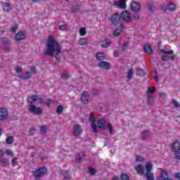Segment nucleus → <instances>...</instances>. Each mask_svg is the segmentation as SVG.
<instances>
[{"label": "nucleus", "mask_w": 180, "mask_h": 180, "mask_svg": "<svg viewBox=\"0 0 180 180\" xmlns=\"http://www.w3.org/2000/svg\"><path fill=\"white\" fill-rule=\"evenodd\" d=\"M148 134H150V131H143L142 132V140H146L148 137Z\"/></svg>", "instance_id": "nucleus-36"}, {"label": "nucleus", "mask_w": 180, "mask_h": 180, "mask_svg": "<svg viewBox=\"0 0 180 180\" xmlns=\"http://www.w3.org/2000/svg\"><path fill=\"white\" fill-rule=\"evenodd\" d=\"M97 127H98V129H106V120H105L104 119H99L97 120Z\"/></svg>", "instance_id": "nucleus-18"}, {"label": "nucleus", "mask_w": 180, "mask_h": 180, "mask_svg": "<svg viewBox=\"0 0 180 180\" xmlns=\"http://www.w3.org/2000/svg\"><path fill=\"white\" fill-rule=\"evenodd\" d=\"M161 53H165V54H174V50L166 51L165 49H160Z\"/></svg>", "instance_id": "nucleus-43"}, {"label": "nucleus", "mask_w": 180, "mask_h": 180, "mask_svg": "<svg viewBox=\"0 0 180 180\" xmlns=\"http://www.w3.org/2000/svg\"><path fill=\"white\" fill-rule=\"evenodd\" d=\"M89 98V95L86 91H83L81 96V102L84 105H86L89 103V100L88 99Z\"/></svg>", "instance_id": "nucleus-13"}, {"label": "nucleus", "mask_w": 180, "mask_h": 180, "mask_svg": "<svg viewBox=\"0 0 180 180\" xmlns=\"http://www.w3.org/2000/svg\"><path fill=\"white\" fill-rule=\"evenodd\" d=\"M135 171H136L138 175L143 176L144 172H146V169H144V166L140 164L135 167Z\"/></svg>", "instance_id": "nucleus-14"}, {"label": "nucleus", "mask_w": 180, "mask_h": 180, "mask_svg": "<svg viewBox=\"0 0 180 180\" xmlns=\"http://www.w3.org/2000/svg\"><path fill=\"white\" fill-rule=\"evenodd\" d=\"M15 141V138L12 136H9L6 139V143L8 145L12 144Z\"/></svg>", "instance_id": "nucleus-30"}, {"label": "nucleus", "mask_w": 180, "mask_h": 180, "mask_svg": "<svg viewBox=\"0 0 180 180\" xmlns=\"http://www.w3.org/2000/svg\"><path fill=\"white\" fill-rule=\"evenodd\" d=\"M29 112L32 115H39L43 113V108L41 107H37L34 104L29 105Z\"/></svg>", "instance_id": "nucleus-4"}, {"label": "nucleus", "mask_w": 180, "mask_h": 180, "mask_svg": "<svg viewBox=\"0 0 180 180\" xmlns=\"http://www.w3.org/2000/svg\"><path fill=\"white\" fill-rule=\"evenodd\" d=\"M50 103H51V99L48 98L47 101L45 103L46 106H50Z\"/></svg>", "instance_id": "nucleus-58"}, {"label": "nucleus", "mask_w": 180, "mask_h": 180, "mask_svg": "<svg viewBox=\"0 0 180 180\" xmlns=\"http://www.w3.org/2000/svg\"><path fill=\"white\" fill-rule=\"evenodd\" d=\"M61 78H63V79H68V78H70V75H68V70L63 71V72L61 75Z\"/></svg>", "instance_id": "nucleus-33"}, {"label": "nucleus", "mask_w": 180, "mask_h": 180, "mask_svg": "<svg viewBox=\"0 0 180 180\" xmlns=\"http://www.w3.org/2000/svg\"><path fill=\"white\" fill-rule=\"evenodd\" d=\"M168 11L169 12H174L175 9H176V6H175L174 4L170 3L169 4L167 5Z\"/></svg>", "instance_id": "nucleus-32"}, {"label": "nucleus", "mask_w": 180, "mask_h": 180, "mask_svg": "<svg viewBox=\"0 0 180 180\" xmlns=\"http://www.w3.org/2000/svg\"><path fill=\"white\" fill-rule=\"evenodd\" d=\"M134 19L135 20H139L140 19V15L137 13L134 14Z\"/></svg>", "instance_id": "nucleus-56"}, {"label": "nucleus", "mask_w": 180, "mask_h": 180, "mask_svg": "<svg viewBox=\"0 0 180 180\" xmlns=\"http://www.w3.org/2000/svg\"><path fill=\"white\" fill-rule=\"evenodd\" d=\"M127 77L128 78V79H131V78H133V69L129 70V71L127 72Z\"/></svg>", "instance_id": "nucleus-39"}, {"label": "nucleus", "mask_w": 180, "mask_h": 180, "mask_svg": "<svg viewBox=\"0 0 180 180\" xmlns=\"http://www.w3.org/2000/svg\"><path fill=\"white\" fill-rule=\"evenodd\" d=\"M137 75H139V77H144L146 75V73L144 72V70L143 69H138L136 70Z\"/></svg>", "instance_id": "nucleus-38"}, {"label": "nucleus", "mask_w": 180, "mask_h": 180, "mask_svg": "<svg viewBox=\"0 0 180 180\" xmlns=\"http://www.w3.org/2000/svg\"><path fill=\"white\" fill-rule=\"evenodd\" d=\"M89 120L91 122V129H93V131L94 133H96L98 131V126H96V119L94 117V115L92 114L90 115Z\"/></svg>", "instance_id": "nucleus-10"}, {"label": "nucleus", "mask_w": 180, "mask_h": 180, "mask_svg": "<svg viewBox=\"0 0 180 180\" xmlns=\"http://www.w3.org/2000/svg\"><path fill=\"white\" fill-rule=\"evenodd\" d=\"M59 30H61V32L68 30V26L67 25H61L59 26Z\"/></svg>", "instance_id": "nucleus-40"}, {"label": "nucleus", "mask_w": 180, "mask_h": 180, "mask_svg": "<svg viewBox=\"0 0 180 180\" xmlns=\"http://www.w3.org/2000/svg\"><path fill=\"white\" fill-rule=\"evenodd\" d=\"M172 150L174 153L176 160H180V143L175 141L172 146Z\"/></svg>", "instance_id": "nucleus-3"}, {"label": "nucleus", "mask_w": 180, "mask_h": 180, "mask_svg": "<svg viewBox=\"0 0 180 180\" xmlns=\"http://www.w3.org/2000/svg\"><path fill=\"white\" fill-rule=\"evenodd\" d=\"M122 51H127V46H122Z\"/></svg>", "instance_id": "nucleus-64"}, {"label": "nucleus", "mask_w": 180, "mask_h": 180, "mask_svg": "<svg viewBox=\"0 0 180 180\" xmlns=\"http://www.w3.org/2000/svg\"><path fill=\"white\" fill-rule=\"evenodd\" d=\"M15 39L16 41H20L22 40H25V39H26V32L25 31L19 32L15 34Z\"/></svg>", "instance_id": "nucleus-12"}, {"label": "nucleus", "mask_w": 180, "mask_h": 180, "mask_svg": "<svg viewBox=\"0 0 180 180\" xmlns=\"http://www.w3.org/2000/svg\"><path fill=\"white\" fill-rule=\"evenodd\" d=\"M98 67L103 70H110V63L106 61H101L98 63Z\"/></svg>", "instance_id": "nucleus-16"}, {"label": "nucleus", "mask_w": 180, "mask_h": 180, "mask_svg": "<svg viewBox=\"0 0 180 180\" xmlns=\"http://www.w3.org/2000/svg\"><path fill=\"white\" fill-rule=\"evenodd\" d=\"M148 102L149 105H153L154 103V100L151 98V96L148 97Z\"/></svg>", "instance_id": "nucleus-52"}, {"label": "nucleus", "mask_w": 180, "mask_h": 180, "mask_svg": "<svg viewBox=\"0 0 180 180\" xmlns=\"http://www.w3.org/2000/svg\"><path fill=\"white\" fill-rule=\"evenodd\" d=\"M108 127L110 134H112V133H113V126H112V124H108Z\"/></svg>", "instance_id": "nucleus-49"}, {"label": "nucleus", "mask_w": 180, "mask_h": 180, "mask_svg": "<svg viewBox=\"0 0 180 180\" xmlns=\"http://www.w3.org/2000/svg\"><path fill=\"white\" fill-rule=\"evenodd\" d=\"M78 44H79L80 46H86V44H88V39H86V38H81V39L79 40Z\"/></svg>", "instance_id": "nucleus-31"}, {"label": "nucleus", "mask_w": 180, "mask_h": 180, "mask_svg": "<svg viewBox=\"0 0 180 180\" xmlns=\"http://www.w3.org/2000/svg\"><path fill=\"white\" fill-rule=\"evenodd\" d=\"M145 176L147 180H154V173L153 172H146Z\"/></svg>", "instance_id": "nucleus-27"}, {"label": "nucleus", "mask_w": 180, "mask_h": 180, "mask_svg": "<svg viewBox=\"0 0 180 180\" xmlns=\"http://www.w3.org/2000/svg\"><path fill=\"white\" fill-rule=\"evenodd\" d=\"M63 110H64V106L58 105L56 108V113H58V115H61Z\"/></svg>", "instance_id": "nucleus-34"}, {"label": "nucleus", "mask_w": 180, "mask_h": 180, "mask_svg": "<svg viewBox=\"0 0 180 180\" xmlns=\"http://www.w3.org/2000/svg\"><path fill=\"white\" fill-rule=\"evenodd\" d=\"M112 180H119V177L117 176H114ZM120 180H130V176H129L127 174L122 172L120 174Z\"/></svg>", "instance_id": "nucleus-19"}, {"label": "nucleus", "mask_w": 180, "mask_h": 180, "mask_svg": "<svg viewBox=\"0 0 180 180\" xmlns=\"http://www.w3.org/2000/svg\"><path fill=\"white\" fill-rule=\"evenodd\" d=\"M162 61H169V56L164 55L162 56Z\"/></svg>", "instance_id": "nucleus-51"}, {"label": "nucleus", "mask_w": 180, "mask_h": 180, "mask_svg": "<svg viewBox=\"0 0 180 180\" xmlns=\"http://www.w3.org/2000/svg\"><path fill=\"white\" fill-rule=\"evenodd\" d=\"M1 41H2V43H4V44H10V43H11V39H8V38L5 37V38H2V39H1Z\"/></svg>", "instance_id": "nucleus-41"}, {"label": "nucleus", "mask_w": 180, "mask_h": 180, "mask_svg": "<svg viewBox=\"0 0 180 180\" xmlns=\"http://www.w3.org/2000/svg\"><path fill=\"white\" fill-rule=\"evenodd\" d=\"M127 0H118L115 1L114 4L115 6H117L120 9H126L127 8V5L126 4Z\"/></svg>", "instance_id": "nucleus-11"}, {"label": "nucleus", "mask_w": 180, "mask_h": 180, "mask_svg": "<svg viewBox=\"0 0 180 180\" xmlns=\"http://www.w3.org/2000/svg\"><path fill=\"white\" fill-rule=\"evenodd\" d=\"M5 153L7 155H11V157H13V152H12V150H11L9 149H6Z\"/></svg>", "instance_id": "nucleus-48"}, {"label": "nucleus", "mask_w": 180, "mask_h": 180, "mask_svg": "<svg viewBox=\"0 0 180 180\" xmlns=\"http://www.w3.org/2000/svg\"><path fill=\"white\" fill-rule=\"evenodd\" d=\"M38 97L39 96L37 95H32L30 96H28V98H27V102L31 103V105H32V103H33V102H37Z\"/></svg>", "instance_id": "nucleus-23"}, {"label": "nucleus", "mask_w": 180, "mask_h": 180, "mask_svg": "<svg viewBox=\"0 0 180 180\" xmlns=\"http://www.w3.org/2000/svg\"><path fill=\"white\" fill-rule=\"evenodd\" d=\"M18 78L21 79H30L32 78V72H26L25 73L19 75Z\"/></svg>", "instance_id": "nucleus-21"}, {"label": "nucleus", "mask_w": 180, "mask_h": 180, "mask_svg": "<svg viewBox=\"0 0 180 180\" xmlns=\"http://www.w3.org/2000/svg\"><path fill=\"white\" fill-rule=\"evenodd\" d=\"M37 101L38 103H39V104L44 103V100H43L42 98H39V97H37Z\"/></svg>", "instance_id": "nucleus-54"}, {"label": "nucleus", "mask_w": 180, "mask_h": 180, "mask_svg": "<svg viewBox=\"0 0 180 180\" xmlns=\"http://www.w3.org/2000/svg\"><path fill=\"white\" fill-rule=\"evenodd\" d=\"M12 167H16L18 165V158H14L11 160Z\"/></svg>", "instance_id": "nucleus-42"}, {"label": "nucleus", "mask_w": 180, "mask_h": 180, "mask_svg": "<svg viewBox=\"0 0 180 180\" xmlns=\"http://www.w3.org/2000/svg\"><path fill=\"white\" fill-rule=\"evenodd\" d=\"M32 4H41V0H31Z\"/></svg>", "instance_id": "nucleus-60"}, {"label": "nucleus", "mask_w": 180, "mask_h": 180, "mask_svg": "<svg viewBox=\"0 0 180 180\" xmlns=\"http://www.w3.org/2000/svg\"><path fill=\"white\" fill-rule=\"evenodd\" d=\"M47 129H49L47 125H41L40 127L41 133H47Z\"/></svg>", "instance_id": "nucleus-37"}, {"label": "nucleus", "mask_w": 180, "mask_h": 180, "mask_svg": "<svg viewBox=\"0 0 180 180\" xmlns=\"http://www.w3.org/2000/svg\"><path fill=\"white\" fill-rule=\"evenodd\" d=\"M120 15L117 13H115L109 18L110 22L113 25V26H117L120 23Z\"/></svg>", "instance_id": "nucleus-5"}, {"label": "nucleus", "mask_w": 180, "mask_h": 180, "mask_svg": "<svg viewBox=\"0 0 180 180\" xmlns=\"http://www.w3.org/2000/svg\"><path fill=\"white\" fill-rule=\"evenodd\" d=\"M22 67H18L16 69H15V71L16 72H22Z\"/></svg>", "instance_id": "nucleus-63"}, {"label": "nucleus", "mask_w": 180, "mask_h": 180, "mask_svg": "<svg viewBox=\"0 0 180 180\" xmlns=\"http://www.w3.org/2000/svg\"><path fill=\"white\" fill-rule=\"evenodd\" d=\"M80 134H82V128H81V125L75 124L73 128V136L78 137Z\"/></svg>", "instance_id": "nucleus-9"}, {"label": "nucleus", "mask_w": 180, "mask_h": 180, "mask_svg": "<svg viewBox=\"0 0 180 180\" xmlns=\"http://www.w3.org/2000/svg\"><path fill=\"white\" fill-rule=\"evenodd\" d=\"M174 178H176V179L180 180V173L179 172L175 173Z\"/></svg>", "instance_id": "nucleus-57"}, {"label": "nucleus", "mask_w": 180, "mask_h": 180, "mask_svg": "<svg viewBox=\"0 0 180 180\" xmlns=\"http://www.w3.org/2000/svg\"><path fill=\"white\" fill-rule=\"evenodd\" d=\"M30 71H31V72H33V74H36V72H37L36 66H31Z\"/></svg>", "instance_id": "nucleus-53"}, {"label": "nucleus", "mask_w": 180, "mask_h": 180, "mask_svg": "<svg viewBox=\"0 0 180 180\" xmlns=\"http://www.w3.org/2000/svg\"><path fill=\"white\" fill-rule=\"evenodd\" d=\"M162 11H164V12H165V11H168V5L167 6H162Z\"/></svg>", "instance_id": "nucleus-62"}, {"label": "nucleus", "mask_w": 180, "mask_h": 180, "mask_svg": "<svg viewBox=\"0 0 180 180\" xmlns=\"http://www.w3.org/2000/svg\"><path fill=\"white\" fill-rule=\"evenodd\" d=\"M145 169L146 172H151V171H153V164L150 162L146 163L145 166Z\"/></svg>", "instance_id": "nucleus-28"}, {"label": "nucleus", "mask_w": 180, "mask_h": 180, "mask_svg": "<svg viewBox=\"0 0 180 180\" xmlns=\"http://www.w3.org/2000/svg\"><path fill=\"white\" fill-rule=\"evenodd\" d=\"M154 92H155V87H154V86L148 87L147 97L150 98V96H151V95H153V94H154Z\"/></svg>", "instance_id": "nucleus-25"}, {"label": "nucleus", "mask_w": 180, "mask_h": 180, "mask_svg": "<svg viewBox=\"0 0 180 180\" xmlns=\"http://www.w3.org/2000/svg\"><path fill=\"white\" fill-rule=\"evenodd\" d=\"M7 164H8V160H6V159H1L0 160V165L5 167V165H7Z\"/></svg>", "instance_id": "nucleus-46"}, {"label": "nucleus", "mask_w": 180, "mask_h": 180, "mask_svg": "<svg viewBox=\"0 0 180 180\" xmlns=\"http://www.w3.org/2000/svg\"><path fill=\"white\" fill-rule=\"evenodd\" d=\"M120 54V51L116 50L114 51L113 53V56L114 57H119V55Z\"/></svg>", "instance_id": "nucleus-55"}, {"label": "nucleus", "mask_w": 180, "mask_h": 180, "mask_svg": "<svg viewBox=\"0 0 180 180\" xmlns=\"http://www.w3.org/2000/svg\"><path fill=\"white\" fill-rule=\"evenodd\" d=\"M143 51L146 54H153V48L151 46H144Z\"/></svg>", "instance_id": "nucleus-24"}, {"label": "nucleus", "mask_w": 180, "mask_h": 180, "mask_svg": "<svg viewBox=\"0 0 180 180\" xmlns=\"http://www.w3.org/2000/svg\"><path fill=\"white\" fill-rule=\"evenodd\" d=\"M79 33L80 36H85V34H86V28L81 27L79 30Z\"/></svg>", "instance_id": "nucleus-35"}, {"label": "nucleus", "mask_w": 180, "mask_h": 180, "mask_svg": "<svg viewBox=\"0 0 180 180\" xmlns=\"http://www.w3.org/2000/svg\"><path fill=\"white\" fill-rule=\"evenodd\" d=\"M172 103V105H174V108L180 107L179 103H178V101H176V100H173Z\"/></svg>", "instance_id": "nucleus-47"}, {"label": "nucleus", "mask_w": 180, "mask_h": 180, "mask_svg": "<svg viewBox=\"0 0 180 180\" xmlns=\"http://www.w3.org/2000/svg\"><path fill=\"white\" fill-rule=\"evenodd\" d=\"M161 178L162 180H172L171 178L168 177V172L164 169L161 171Z\"/></svg>", "instance_id": "nucleus-22"}, {"label": "nucleus", "mask_w": 180, "mask_h": 180, "mask_svg": "<svg viewBox=\"0 0 180 180\" xmlns=\"http://www.w3.org/2000/svg\"><path fill=\"white\" fill-rule=\"evenodd\" d=\"M16 30H18V25L15 24L11 26V32H12V33H16Z\"/></svg>", "instance_id": "nucleus-45"}, {"label": "nucleus", "mask_w": 180, "mask_h": 180, "mask_svg": "<svg viewBox=\"0 0 180 180\" xmlns=\"http://www.w3.org/2000/svg\"><path fill=\"white\" fill-rule=\"evenodd\" d=\"M75 161H76V162H79H79H81L82 161V158L77 157V158H76Z\"/></svg>", "instance_id": "nucleus-61"}, {"label": "nucleus", "mask_w": 180, "mask_h": 180, "mask_svg": "<svg viewBox=\"0 0 180 180\" xmlns=\"http://www.w3.org/2000/svg\"><path fill=\"white\" fill-rule=\"evenodd\" d=\"M148 9L149 11H154V6H153L152 4H148Z\"/></svg>", "instance_id": "nucleus-59"}, {"label": "nucleus", "mask_w": 180, "mask_h": 180, "mask_svg": "<svg viewBox=\"0 0 180 180\" xmlns=\"http://www.w3.org/2000/svg\"><path fill=\"white\" fill-rule=\"evenodd\" d=\"M2 9L4 12L9 13L12 10V6L9 3L4 2L2 4Z\"/></svg>", "instance_id": "nucleus-20"}, {"label": "nucleus", "mask_w": 180, "mask_h": 180, "mask_svg": "<svg viewBox=\"0 0 180 180\" xmlns=\"http://www.w3.org/2000/svg\"><path fill=\"white\" fill-rule=\"evenodd\" d=\"M130 9L133 12H140L141 6L139 2L134 1L130 4Z\"/></svg>", "instance_id": "nucleus-7"}, {"label": "nucleus", "mask_w": 180, "mask_h": 180, "mask_svg": "<svg viewBox=\"0 0 180 180\" xmlns=\"http://www.w3.org/2000/svg\"><path fill=\"white\" fill-rule=\"evenodd\" d=\"M89 174H91V175H95V174H96V172H95V169L92 167L89 168Z\"/></svg>", "instance_id": "nucleus-50"}, {"label": "nucleus", "mask_w": 180, "mask_h": 180, "mask_svg": "<svg viewBox=\"0 0 180 180\" xmlns=\"http://www.w3.org/2000/svg\"><path fill=\"white\" fill-rule=\"evenodd\" d=\"M120 16L121 19H122V20L127 23H130V22H131V13H130V12L128 11H122Z\"/></svg>", "instance_id": "nucleus-6"}, {"label": "nucleus", "mask_w": 180, "mask_h": 180, "mask_svg": "<svg viewBox=\"0 0 180 180\" xmlns=\"http://www.w3.org/2000/svg\"><path fill=\"white\" fill-rule=\"evenodd\" d=\"M63 175L64 179H66V180L71 179V174H70V172H68V171L64 170L63 172Z\"/></svg>", "instance_id": "nucleus-29"}, {"label": "nucleus", "mask_w": 180, "mask_h": 180, "mask_svg": "<svg viewBox=\"0 0 180 180\" xmlns=\"http://www.w3.org/2000/svg\"><path fill=\"white\" fill-rule=\"evenodd\" d=\"M96 58H97V60H98L99 61H103V60H105V55L103 54V53H98L96 55Z\"/></svg>", "instance_id": "nucleus-26"}, {"label": "nucleus", "mask_w": 180, "mask_h": 180, "mask_svg": "<svg viewBox=\"0 0 180 180\" xmlns=\"http://www.w3.org/2000/svg\"><path fill=\"white\" fill-rule=\"evenodd\" d=\"M124 29V26H123V24H120L117 29L114 31L113 34L116 37L119 36L120 34L123 32V30Z\"/></svg>", "instance_id": "nucleus-17"}, {"label": "nucleus", "mask_w": 180, "mask_h": 180, "mask_svg": "<svg viewBox=\"0 0 180 180\" xmlns=\"http://www.w3.org/2000/svg\"><path fill=\"white\" fill-rule=\"evenodd\" d=\"M8 119V110L4 108H0V122H4Z\"/></svg>", "instance_id": "nucleus-8"}, {"label": "nucleus", "mask_w": 180, "mask_h": 180, "mask_svg": "<svg viewBox=\"0 0 180 180\" xmlns=\"http://www.w3.org/2000/svg\"><path fill=\"white\" fill-rule=\"evenodd\" d=\"M45 174H47V169L44 166H41L38 167V169L33 172V176L35 178L34 180H40V178L43 175H45Z\"/></svg>", "instance_id": "nucleus-2"}, {"label": "nucleus", "mask_w": 180, "mask_h": 180, "mask_svg": "<svg viewBox=\"0 0 180 180\" xmlns=\"http://www.w3.org/2000/svg\"><path fill=\"white\" fill-rule=\"evenodd\" d=\"M60 53H61V46H48L45 49L44 54L45 56H49L50 57H53L55 54L56 60L60 61V60H61V56L59 55Z\"/></svg>", "instance_id": "nucleus-1"}, {"label": "nucleus", "mask_w": 180, "mask_h": 180, "mask_svg": "<svg viewBox=\"0 0 180 180\" xmlns=\"http://www.w3.org/2000/svg\"><path fill=\"white\" fill-rule=\"evenodd\" d=\"M136 162H141L144 161V158H143L141 155H136Z\"/></svg>", "instance_id": "nucleus-44"}, {"label": "nucleus", "mask_w": 180, "mask_h": 180, "mask_svg": "<svg viewBox=\"0 0 180 180\" xmlns=\"http://www.w3.org/2000/svg\"><path fill=\"white\" fill-rule=\"evenodd\" d=\"M46 46H58L57 41L53 35H50L47 39Z\"/></svg>", "instance_id": "nucleus-15"}]
</instances>
